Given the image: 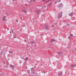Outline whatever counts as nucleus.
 Here are the masks:
<instances>
[{
	"mask_svg": "<svg viewBox=\"0 0 76 76\" xmlns=\"http://www.w3.org/2000/svg\"><path fill=\"white\" fill-rule=\"evenodd\" d=\"M51 44H53V43H52Z\"/></svg>",
	"mask_w": 76,
	"mask_h": 76,
	"instance_id": "603ef678",
	"label": "nucleus"
},
{
	"mask_svg": "<svg viewBox=\"0 0 76 76\" xmlns=\"http://www.w3.org/2000/svg\"><path fill=\"white\" fill-rule=\"evenodd\" d=\"M22 27H25V26H26V25L25 24L23 23V25H22Z\"/></svg>",
	"mask_w": 76,
	"mask_h": 76,
	"instance_id": "dca6fc26",
	"label": "nucleus"
},
{
	"mask_svg": "<svg viewBox=\"0 0 76 76\" xmlns=\"http://www.w3.org/2000/svg\"><path fill=\"white\" fill-rule=\"evenodd\" d=\"M30 9H31V8H30Z\"/></svg>",
	"mask_w": 76,
	"mask_h": 76,
	"instance_id": "3c124183",
	"label": "nucleus"
},
{
	"mask_svg": "<svg viewBox=\"0 0 76 76\" xmlns=\"http://www.w3.org/2000/svg\"><path fill=\"white\" fill-rule=\"evenodd\" d=\"M63 21H64V22H65V20H64Z\"/></svg>",
	"mask_w": 76,
	"mask_h": 76,
	"instance_id": "ea45409f",
	"label": "nucleus"
},
{
	"mask_svg": "<svg viewBox=\"0 0 76 76\" xmlns=\"http://www.w3.org/2000/svg\"><path fill=\"white\" fill-rule=\"evenodd\" d=\"M16 38V36H15V37H14V38Z\"/></svg>",
	"mask_w": 76,
	"mask_h": 76,
	"instance_id": "2f4dec72",
	"label": "nucleus"
},
{
	"mask_svg": "<svg viewBox=\"0 0 76 76\" xmlns=\"http://www.w3.org/2000/svg\"><path fill=\"white\" fill-rule=\"evenodd\" d=\"M1 53H2V51H1Z\"/></svg>",
	"mask_w": 76,
	"mask_h": 76,
	"instance_id": "c03bdc74",
	"label": "nucleus"
},
{
	"mask_svg": "<svg viewBox=\"0 0 76 76\" xmlns=\"http://www.w3.org/2000/svg\"><path fill=\"white\" fill-rule=\"evenodd\" d=\"M10 60V58L8 59V60Z\"/></svg>",
	"mask_w": 76,
	"mask_h": 76,
	"instance_id": "e433bc0d",
	"label": "nucleus"
},
{
	"mask_svg": "<svg viewBox=\"0 0 76 76\" xmlns=\"http://www.w3.org/2000/svg\"><path fill=\"white\" fill-rule=\"evenodd\" d=\"M63 6V4L62 3H61L60 4L58 5V8H61V7H62Z\"/></svg>",
	"mask_w": 76,
	"mask_h": 76,
	"instance_id": "39448f33",
	"label": "nucleus"
},
{
	"mask_svg": "<svg viewBox=\"0 0 76 76\" xmlns=\"http://www.w3.org/2000/svg\"><path fill=\"white\" fill-rule=\"evenodd\" d=\"M36 12H37V13L38 15L40 14L41 13V11L39 10H35Z\"/></svg>",
	"mask_w": 76,
	"mask_h": 76,
	"instance_id": "20e7f679",
	"label": "nucleus"
},
{
	"mask_svg": "<svg viewBox=\"0 0 76 76\" xmlns=\"http://www.w3.org/2000/svg\"><path fill=\"white\" fill-rule=\"evenodd\" d=\"M71 66L72 67L74 68L75 67H76V65H74L73 64H72L71 65Z\"/></svg>",
	"mask_w": 76,
	"mask_h": 76,
	"instance_id": "9d476101",
	"label": "nucleus"
},
{
	"mask_svg": "<svg viewBox=\"0 0 76 76\" xmlns=\"http://www.w3.org/2000/svg\"><path fill=\"white\" fill-rule=\"evenodd\" d=\"M16 21H17V22H18V20H16Z\"/></svg>",
	"mask_w": 76,
	"mask_h": 76,
	"instance_id": "cd10ccee",
	"label": "nucleus"
},
{
	"mask_svg": "<svg viewBox=\"0 0 76 76\" xmlns=\"http://www.w3.org/2000/svg\"><path fill=\"white\" fill-rule=\"evenodd\" d=\"M19 16H20V17H21V15H19Z\"/></svg>",
	"mask_w": 76,
	"mask_h": 76,
	"instance_id": "c85d7f7f",
	"label": "nucleus"
},
{
	"mask_svg": "<svg viewBox=\"0 0 76 76\" xmlns=\"http://www.w3.org/2000/svg\"><path fill=\"white\" fill-rule=\"evenodd\" d=\"M11 31L10 32V33H11Z\"/></svg>",
	"mask_w": 76,
	"mask_h": 76,
	"instance_id": "49530a36",
	"label": "nucleus"
},
{
	"mask_svg": "<svg viewBox=\"0 0 76 76\" xmlns=\"http://www.w3.org/2000/svg\"><path fill=\"white\" fill-rule=\"evenodd\" d=\"M1 12L0 10V13H1Z\"/></svg>",
	"mask_w": 76,
	"mask_h": 76,
	"instance_id": "de8ad7c7",
	"label": "nucleus"
},
{
	"mask_svg": "<svg viewBox=\"0 0 76 76\" xmlns=\"http://www.w3.org/2000/svg\"><path fill=\"white\" fill-rule=\"evenodd\" d=\"M31 76H33V75H31Z\"/></svg>",
	"mask_w": 76,
	"mask_h": 76,
	"instance_id": "8fccbe9b",
	"label": "nucleus"
},
{
	"mask_svg": "<svg viewBox=\"0 0 76 76\" xmlns=\"http://www.w3.org/2000/svg\"><path fill=\"white\" fill-rule=\"evenodd\" d=\"M34 67H35V68H36V66H34Z\"/></svg>",
	"mask_w": 76,
	"mask_h": 76,
	"instance_id": "a19ab883",
	"label": "nucleus"
},
{
	"mask_svg": "<svg viewBox=\"0 0 76 76\" xmlns=\"http://www.w3.org/2000/svg\"><path fill=\"white\" fill-rule=\"evenodd\" d=\"M24 41H26V39H25Z\"/></svg>",
	"mask_w": 76,
	"mask_h": 76,
	"instance_id": "a18cd8bd",
	"label": "nucleus"
},
{
	"mask_svg": "<svg viewBox=\"0 0 76 76\" xmlns=\"http://www.w3.org/2000/svg\"><path fill=\"white\" fill-rule=\"evenodd\" d=\"M20 31H22V30L21 29L20 30Z\"/></svg>",
	"mask_w": 76,
	"mask_h": 76,
	"instance_id": "f704fd0d",
	"label": "nucleus"
},
{
	"mask_svg": "<svg viewBox=\"0 0 76 76\" xmlns=\"http://www.w3.org/2000/svg\"><path fill=\"white\" fill-rule=\"evenodd\" d=\"M25 9H26V8L25 7H23L21 9V11L23 13H27V10H26L25 11Z\"/></svg>",
	"mask_w": 76,
	"mask_h": 76,
	"instance_id": "f257e3e1",
	"label": "nucleus"
},
{
	"mask_svg": "<svg viewBox=\"0 0 76 76\" xmlns=\"http://www.w3.org/2000/svg\"><path fill=\"white\" fill-rule=\"evenodd\" d=\"M67 26H70V24H67Z\"/></svg>",
	"mask_w": 76,
	"mask_h": 76,
	"instance_id": "412c9836",
	"label": "nucleus"
},
{
	"mask_svg": "<svg viewBox=\"0 0 76 76\" xmlns=\"http://www.w3.org/2000/svg\"><path fill=\"white\" fill-rule=\"evenodd\" d=\"M22 63V61L20 60V63Z\"/></svg>",
	"mask_w": 76,
	"mask_h": 76,
	"instance_id": "b1692460",
	"label": "nucleus"
},
{
	"mask_svg": "<svg viewBox=\"0 0 76 76\" xmlns=\"http://www.w3.org/2000/svg\"><path fill=\"white\" fill-rule=\"evenodd\" d=\"M13 1H16V0H12Z\"/></svg>",
	"mask_w": 76,
	"mask_h": 76,
	"instance_id": "473e14b6",
	"label": "nucleus"
},
{
	"mask_svg": "<svg viewBox=\"0 0 76 76\" xmlns=\"http://www.w3.org/2000/svg\"><path fill=\"white\" fill-rule=\"evenodd\" d=\"M62 74H63V72H59V74H58L57 75L58 76H60L62 75Z\"/></svg>",
	"mask_w": 76,
	"mask_h": 76,
	"instance_id": "1a4fd4ad",
	"label": "nucleus"
},
{
	"mask_svg": "<svg viewBox=\"0 0 76 76\" xmlns=\"http://www.w3.org/2000/svg\"><path fill=\"white\" fill-rule=\"evenodd\" d=\"M28 57H27L26 58L25 60H28Z\"/></svg>",
	"mask_w": 76,
	"mask_h": 76,
	"instance_id": "5701e85b",
	"label": "nucleus"
},
{
	"mask_svg": "<svg viewBox=\"0 0 76 76\" xmlns=\"http://www.w3.org/2000/svg\"><path fill=\"white\" fill-rule=\"evenodd\" d=\"M45 2V3H47V2H48V1H46Z\"/></svg>",
	"mask_w": 76,
	"mask_h": 76,
	"instance_id": "a878e982",
	"label": "nucleus"
},
{
	"mask_svg": "<svg viewBox=\"0 0 76 76\" xmlns=\"http://www.w3.org/2000/svg\"><path fill=\"white\" fill-rule=\"evenodd\" d=\"M30 43L31 44H35V43L34 41H32L30 42Z\"/></svg>",
	"mask_w": 76,
	"mask_h": 76,
	"instance_id": "4468645a",
	"label": "nucleus"
},
{
	"mask_svg": "<svg viewBox=\"0 0 76 76\" xmlns=\"http://www.w3.org/2000/svg\"><path fill=\"white\" fill-rule=\"evenodd\" d=\"M61 52H58V54H61Z\"/></svg>",
	"mask_w": 76,
	"mask_h": 76,
	"instance_id": "4be33fe9",
	"label": "nucleus"
},
{
	"mask_svg": "<svg viewBox=\"0 0 76 76\" xmlns=\"http://www.w3.org/2000/svg\"><path fill=\"white\" fill-rule=\"evenodd\" d=\"M26 39H28V37H27V38H26Z\"/></svg>",
	"mask_w": 76,
	"mask_h": 76,
	"instance_id": "09e8293b",
	"label": "nucleus"
},
{
	"mask_svg": "<svg viewBox=\"0 0 76 76\" xmlns=\"http://www.w3.org/2000/svg\"><path fill=\"white\" fill-rule=\"evenodd\" d=\"M74 13L73 11L72 12L69 14V16H73Z\"/></svg>",
	"mask_w": 76,
	"mask_h": 76,
	"instance_id": "0eeeda50",
	"label": "nucleus"
},
{
	"mask_svg": "<svg viewBox=\"0 0 76 76\" xmlns=\"http://www.w3.org/2000/svg\"><path fill=\"white\" fill-rule=\"evenodd\" d=\"M10 66L11 67V68H12V69H15V66L13 65L10 64Z\"/></svg>",
	"mask_w": 76,
	"mask_h": 76,
	"instance_id": "6e6552de",
	"label": "nucleus"
},
{
	"mask_svg": "<svg viewBox=\"0 0 76 76\" xmlns=\"http://www.w3.org/2000/svg\"><path fill=\"white\" fill-rule=\"evenodd\" d=\"M55 40L54 39H51L50 40V42H54V41H55Z\"/></svg>",
	"mask_w": 76,
	"mask_h": 76,
	"instance_id": "ddd939ff",
	"label": "nucleus"
},
{
	"mask_svg": "<svg viewBox=\"0 0 76 76\" xmlns=\"http://www.w3.org/2000/svg\"><path fill=\"white\" fill-rule=\"evenodd\" d=\"M21 58H22V59H23V58L22 57H21Z\"/></svg>",
	"mask_w": 76,
	"mask_h": 76,
	"instance_id": "c9c22d12",
	"label": "nucleus"
},
{
	"mask_svg": "<svg viewBox=\"0 0 76 76\" xmlns=\"http://www.w3.org/2000/svg\"><path fill=\"white\" fill-rule=\"evenodd\" d=\"M51 0H48V2H49V1H51Z\"/></svg>",
	"mask_w": 76,
	"mask_h": 76,
	"instance_id": "c756f323",
	"label": "nucleus"
},
{
	"mask_svg": "<svg viewBox=\"0 0 76 76\" xmlns=\"http://www.w3.org/2000/svg\"><path fill=\"white\" fill-rule=\"evenodd\" d=\"M3 64H6V62H3Z\"/></svg>",
	"mask_w": 76,
	"mask_h": 76,
	"instance_id": "bb28decb",
	"label": "nucleus"
},
{
	"mask_svg": "<svg viewBox=\"0 0 76 76\" xmlns=\"http://www.w3.org/2000/svg\"><path fill=\"white\" fill-rule=\"evenodd\" d=\"M26 6H27V4H26Z\"/></svg>",
	"mask_w": 76,
	"mask_h": 76,
	"instance_id": "79ce46f5",
	"label": "nucleus"
},
{
	"mask_svg": "<svg viewBox=\"0 0 76 76\" xmlns=\"http://www.w3.org/2000/svg\"><path fill=\"white\" fill-rule=\"evenodd\" d=\"M33 2H35V0H31L29 2V3H33Z\"/></svg>",
	"mask_w": 76,
	"mask_h": 76,
	"instance_id": "f8f14e48",
	"label": "nucleus"
},
{
	"mask_svg": "<svg viewBox=\"0 0 76 76\" xmlns=\"http://www.w3.org/2000/svg\"><path fill=\"white\" fill-rule=\"evenodd\" d=\"M52 26L53 27H54V26H53V25Z\"/></svg>",
	"mask_w": 76,
	"mask_h": 76,
	"instance_id": "37998d69",
	"label": "nucleus"
},
{
	"mask_svg": "<svg viewBox=\"0 0 76 76\" xmlns=\"http://www.w3.org/2000/svg\"><path fill=\"white\" fill-rule=\"evenodd\" d=\"M70 36L71 37H73V34H70Z\"/></svg>",
	"mask_w": 76,
	"mask_h": 76,
	"instance_id": "aec40b11",
	"label": "nucleus"
},
{
	"mask_svg": "<svg viewBox=\"0 0 76 76\" xmlns=\"http://www.w3.org/2000/svg\"><path fill=\"white\" fill-rule=\"evenodd\" d=\"M26 69H27V67H26Z\"/></svg>",
	"mask_w": 76,
	"mask_h": 76,
	"instance_id": "5fc2aeb1",
	"label": "nucleus"
},
{
	"mask_svg": "<svg viewBox=\"0 0 76 76\" xmlns=\"http://www.w3.org/2000/svg\"><path fill=\"white\" fill-rule=\"evenodd\" d=\"M31 70L32 71L31 72L32 74H34V73H35V69H34L33 68H32L31 69Z\"/></svg>",
	"mask_w": 76,
	"mask_h": 76,
	"instance_id": "423d86ee",
	"label": "nucleus"
},
{
	"mask_svg": "<svg viewBox=\"0 0 76 76\" xmlns=\"http://www.w3.org/2000/svg\"><path fill=\"white\" fill-rule=\"evenodd\" d=\"M61 1V0H59V1H56L55 2V4H56V3H58V2H60Z\"/></svg>",
	"mask_w": 76,
	"mask_h": 76,
	"instance_id": "2eb2a0df",
	"label": "nucleus"
},
{
	"mask_svg": "<svg viewBox=\"0 0 76 76\" xmlns=\"http://www.w3.org/2000/svg\"><path fill=\"white\" fill-rule=\"evenodd\" d=\"M12 34H14V33H13V32H12Z\"/></svg>",
	"mask_w": 76,
	"mask_h": 76,
	"instance_id": "72a5a7b5",
	"label": "nucleus"
},
{
	"mask_svg": "<svg viewBox=\"0 0 76 76\" xmlns=\"http://www.w3.org/2000/svg\"><path fill=\"white\" fill-rule=\"evenodd\" d=\"M42 35H43L42 34H41V36H42Z\"/></svg>",
	"mask_w": 76,
	"mask_h": 76,
	"instance_id": "4c0bfd02",
	"label": "nucleus"
},
{
	"mask_svg": "<svg viewBox=\"0 0 76 76\" xmlns=\"http://www.w3.org/2000/svg\"><path fill=\"white\" fill-rule=\"evenodd\" d=\"M9 53H11V54H13V52H12V51H10Z\"/></svg>",
	"mask_w": 76,
	"mask_h": 76,
	"instance_id": "6ab92c4d",
	"label": "nucleus"
},
{
	"mask_svg": "<svg viewBox=\"0 0 76 76\" xmlns=\"http://www.w3.org/2000/svg\"><path fill=\"white\" fill-rule=\"evenodd\" d=\"M45 1V0H44L43 1Z\"/></svg>",
	"mask_w": 76,
	"mask_h": 76,
	"instance_id": "58836bf2",
	"label": "nucleus"
},
{
	"mask_svg": "<svg viewBox=\"0 0 76 76\" xmlns=\"http://www.w3.org/2000/svg\"><path fill=\"white\" fill-rule=\"evenodd\" d=\"M44 26L46 30H48V24H45L44 25Z\"/></svg>",
	"mask_w": 76,
	"mask_h": 76,
	"instance_id": "7ed1b4c3",
	"label": "nucleus"
},
{
	"mask_svg": "<svg viewBox=\"0 0 76 76\" xmlns=\"http://www.w3.org/2000/svg\"><path fill=\"white\" fill-rule=\"evenodd\" d=\"M6 16H4L3 17V18H2V20L3 21H4V20H5L6 19Z\"/></svg>",
	"mask_w": 76,
	"mask_h": 76,
	"instance_id": "9b49d317",
	"label": "nucleus"
},
{
	"mask_svg": "<svg viewBox=\"0 0 76 76\" xmlns=\"http://www.w3.org/2000/svg\"><path fill=\"white\" fill-rule=\"evenodd\" d=\"M72 38V37L69 36V37H68V39H70V38Z\"/></svg>",
	"mask_w": 76,
	"mask_h": 76,
	"instance_id": "f3484780",
	"label": "nucleus"
},
{
	"mask_svg": "<svg viewBox=\"0 0 76 76\" xmlns=\"http://www.w3.org/2000/svg\"><path fill=\"white\" fill-rule=\"evenodd\" d=\"M11 29L12 32H13V31H14L13 30V29H12V28H11Z\"/></svg>",
	"mask_w": 76,
	"mask_h": 76,
	"instance_id": "393cba45",
	"label": "nucleus"
},
{
	"mask_svg": "<svg viewBox=\"0 0 76 76\" xmlns=\"http://www.w3.org/2000/svg\"><path fill=\"white\" fill-rule=\"evenodd\" d=\"M52 4V3H49L48 4V6H51V4Z\"/></svg>",
	"mask_w": 76,
	"mask_h": 76,
	"instance_id": "a211bd4d",
	"label": "nucleus"
},
{
	"mask_svg": "<svg viewBox=\"0 0 76 76\" xmlns=\"http://www.w3.org/2000/svg\"><path fill=\"white\" fill-rule=\"evenodd\" d=\"M75 51H76V48H75Z\"/></svg>",
	"mask_w": 76,
	"mask_h": 76,
	"instance_id": "7c9ffc66",
	"label": "nucleus"
},
{
	"mask_svg": "<svg viewBox=\"0 0 76 76\" xmlns=\"http://www.w3.org/2000/svg\"><path fill=\"white\" fill-rule=\"evenodd\" d=\"M26 42V41L25 42Z\"/></svg>",
	"mask_w": 76,
	"mask_h": 76,
	"instance_id": "864d4df0",
	"label": "nucleus"
},
{
	"mask_svg": "<svg viewBox=\"0 0 76 76\" xmlns=\"http://www.w3.org/2000/svg\"><path fill=\"white\" fill-rule=\"evenodd\" d=\"M62 15H63V12H60L59 13L58 16V18H61V17H62Z\"/></svg>",
	"mask_w": 76,
	"mask_h": 76,
	"instance_id": "f03ea898",
	"label": "nucleus"
}]
</instances>
